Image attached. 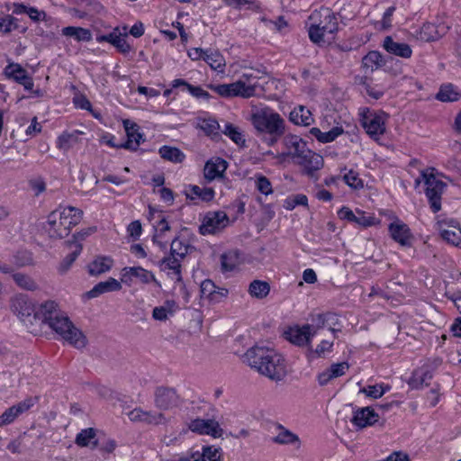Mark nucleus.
<instances>
[{
    "label": "nucleus",
    "instance_id": "obj_53",
    "mask_svg": "<svg viewBox=\"0 0 461 461\" xmlns=\"http://www.w3.org/2000/svg\"><path fill=\"white\" fill-rule=\"evenodd\" d=\"M440 35L436 30V26L433 23H426L422 26L420 31V39L427 41H437Z\"/></svg>",
    "mask_w": 461,
    "mask_h": 461
},
{
    "label": "nucleus",
    "instance_id": "obj_40",
    "mask_svg": "<svg viewBox=\"0 0 461 461\" xmlns=\"http://www.w3.org/2000/svg\"><path fill=\"white\" fill-rule=\"evenodd\" d=\"M69 247L72 249V251L60 263L59 272L61 273H66L70 268L82 250V245L77 240L70 242Z\"/></svg>",
    "mask_w": 461,
    "mask_h": 461
},
{
    "label": "nucleus",
    "instance_id": "obj_57",
    "mask_svg": "<svg viewBox=\"0 0 461 461\" xmlns=\"http://www.w3.org/2000/svg\"><path fill=\"white\" fill-rule=\"evenodd\" d=\"M201 456L202 461H219L221 455L218 448L213 447H204Z\"/></svg>",
    "mask_w": 461,
    "mask_h": 461
},
{
    "label": "nucleus",
    "instance_id": "obj_31",
    "mask_svg": "<svg viewBox=\"0 0 461 461\" xmlns=\"http://www.w3.org/2000/svg\"><path fill=\"white\" fill-rule=\"evenodd\" d=\"M84 134L83 131L76 130L71 132L65 131L59 136L57 140V147L59 149L67 152L77 143H79V136Z\"/></svg>",
    "mask_w": 461,
    "mask_h": 461
},
{
    "label": "nucleus",
    "instance_id": "obj_55",
    "mask_svg": "<svg viewBox=\"0 0 461 461\" xmlns=\"http://www.w3.org/2000/svg\"><path fill=\"white\" fill-rule=\"evenodd\" d=\"M308 204V198L304 194H296L292 197L287 198L285 201V208L287 210H293L296 205H304Z\"/></svg>",
    "mask_w": 461,
    "mask_h": 461
},
{
    "label": "nucleus",
    "instance_id": "obj_14",
    "mask_svg": "<svg viewBox=\"0 0 461 461\" xmlns=\"http://www.w3.org/2000/svg\"><path fill=\"white\" fill-rule=\"evenodd\" d=\"M441 238L453 246L461 245V229L454 220H443L437 222Z\"/></svg>",
    "mask_w": 461,
    "mask_h": 461
},
{
    "label": "nucleus",
    "instance_id": "obj_58",
    "mask_svg": "<svg viewBox=\"0 0 461 461\" xmlns=\"http://www.w3.org/2000/svg\"><path fill=\"white\" fill-rule=\"evenodd\" d=\"M15 19L11 15L0 17V32L8 33L16 27Z\"/></svg>",
    "mask_w": 461,
    "mask_h": 461
},
{
    "label": "nucleus",
    "instance_id": "obj_35",
    "mask_svg": "<svg viewBox=\"0 0 461 461\" xmlns=\"http://www.w3.org/2000/svg\"><path fill=\"white\" fill-rule=\"evenodd\" d=\"M359 122L361 126L371 138H375L374 113L367 107H362L359 109Z\"/></svg>",
    "mask_w": 461,
    "mask_h": 461
},
{
    "label": "nucleus",
    "instance_id": "obj_19",
    "mask_svg": "<svg viewBox=\"0 0 461 461\" xmlns=\"http://www.w3.org/2000/svg\"><path fill=\"white\" fill-rule=\"evenodd\" d=\"M312 337H313V333L311 330L310 325L290 328L285 331L286 339L300 347L308 345Z\"/></svg>",
    "mask_w": 461,
    "mask_h": 461
},
{
    "label": "nucleus",
    "instance_id": "obj_32",
    "mask_svg": "<svg viewBox=\"0 0 461 461\" xmlns=\"http://www.w3.org/2000/svg\"><path fill=\"white\" fill-rule=\"evenodd\" d=\"M185 195L190 200H201L210 202L214 198V190L211 187H200L198 185H189L185 189Z\"/></svg>",
    "mask_w": 461,
    "mask_h": 461
},
{
    "label": "nucleus",
    "instance_id": "obj_48",
    "mask_svg": "<svg viewBox=\"0 0 461 461\" xmlns=\"http://www.w3.org/2000/svg\"><path fill=\"white\" fill-rule=\"evenodd\" d=\"M437 99L441 102H455L460 97L452 85L443 86L437 94Z\"/></svg>",
    "mask_w": 461,
    "mask_h": 461
},
{
    "label": "nucleus",
    "instance_id": "obj_59",
    "mask_svg": "<svg viewBox=\"0 0 461 461\" xmlns=\"http://www.w3.org/2000/svg\"><path fill=\"white\" fill-rule=\"evenodd\" d=\"M388 120V114L384 112L376 113V136L378 134H384L386 131L385 122ZM376 142H378V138L376 137Z\"/></svg>",
    "mask_w": 461,
    "mask_h": 461
},
{
    "label": "nucleus",
    "instance_id": "obj_39",
    "mask_svg": "<svg viewBox=\"0 0 461 461\" xmlns=\"http://www.w3.org/2000/svg\"><path fill=\"white\" fill-rule=\"evenodd\" d=\"M158 154L163 159L172 163H181L185 158V154L178 148L167 145L159 148Z\"/></svg>",
    "mask_w": 461,
    "mask_h": 461
},
{
    "label": "nucleus",
    "instance_id": "obj_54",
    "mask_svg": "<svg viewBox=\"0 0 461 461\" xmlns=\"http://www.w3.org/2000/svg\"><path fill=\"white\" fill-rule=\"evenodd\" d=\"M256 187L260 193L266 195L273 193L270 181L262 175L256 176Z\"/></svg>",
    "mask_w": 461,
    "mask_h": 461
},
{
    "label": "nucleus",
    "instance_id": "obj_26",
    "mask_svg": "<svg viewBox=\"0 0 461 461\" xmlns=\"http://www.w3.org/2000/svg\"><path fill=\"white\" fill-rule=\"evenodd\" d=\"M113 266V259L106 256H98L87 266L90 276H97L108 272Z\"/></svg>",
    "mask_w": 461,
    "mask_h": 461
},
{
    "label": "nucleus",
    "instance_id": "obj_46",
    "mask_svg": "<svg viewBox=\"0 0 461 461\" xmlns=\"http://www.w3.org/2000/svg\"><path fill=\"white\" fill-rule=\"evenodd\" d=\"M191 249L189 244L180 240L178 238H175L171 242L170 254L183 260Z\"/></svg>",
    "mask_w": 461,
    "mask_h": 461
},
{
    "label": "nucleus",
    "instance_id": "obj_29",
    "mask_svg": "<svg viewBox=\"0 0 461 461\" xmlns=\"http://www.w3.org/2000/svg\"><path fill=\"white\" fill-rule=\"evenodd\" d=\"M276 429V435L272 438L274 443L279 445H300L299 437L283 425L277 424Z\"/></svg>",
    "mask_w": 461,
    "mask_h": 461
},
{
    "label": "nucleus",
    "instance_id": "obj_50",
    "mask_svg": "<svg viewBox=\"0 0 461 461\" xmlns=\"http://www.w3.org/2000/svg\"><path fill=\"white\" fill-rule=\"evenodd\" d=\"M169 421L164 412L157 411H146L144 423L149 425L166 424Z\"/></svg>",
    "mask_w": 461,
    "mask_h": 461
},
{
    "label": "nucleus",
    "instance_id": "obj_9",
    "mask_svg": "<svg viewBox=\"0 0 461 461\" xmlns=\"http://www.w3.org/2000/svg\"><path fill=\"white\" fill-rule=\"evenodd\" d=\"M229 224L228 215L221 211L209 212L203 218L199 231L202 235L215 234Z\"/></svg>",
    "mask_w": 461,
    "mask_h": 461
},
{
    "label": "nucleus",
    "instance_id": "obj_23",
    "mask_svg": "<svg viewBox=\"0 0 461 461\" xmlns=\"http://www.w3.org/2000/svg\"><path fill=\"white\" fill-rule=\"evenodd\" d=\"M121 289V283L115 278L109 277L107 280L96 284L90 291L86 293V296L88 298H95L103 294L120 291Z\"/></svg>",
    "mask_w": 461,
    "mask_h": 461
},
{
    "label": "nucleus",
    "instance_id": "obj_22",
    "mask_svg": "<svg viewBox=\"0 0 461 461\" xmlns=\"http://www.w3.org/2000/svg\"><path fill=\"white\" fill-rule=\"evenodd\" d=\"M337 316L334 313H325V314H317L312 317V323L309 324L311 326V330L313 333V336L317 333V331L321 329L328 327L332 333L338 331L331 327V325H335L337 322Z\"/></svg>",
    "mask_w": 461,
    "mask_h": 461
},
{
    "label": "nucleus",
    "instance_id": "obj_43",
    "mask_svg": "<svg viewBox=\"0 0 461 461\" xmlns=\"http://www.w3.org/2000/svg\"><path fill=\"white\" fill-rule=\"evenodd\" d=\"M95 431L92 428L82 429L76 438V444L79 447H96Z\"/></svg>",
    "mask_w": 461,
    "mask_h": 461
},
{
    "label": "nucleus",
    "instance_id": "obj_44",
    "mask_svg": "<svg viewBox=\"0 0 461 461\" xmlns=\"http://www.w3.org/2000/svg\"><path fill=\"white\" fill-rule=\"evenodd\" d=\"M203 60L214 70L225 66V59L217 50H206Z\"/></svg>",
    "mask_w": 461,
    "mask_h": 461
},
{
    "label": "nucleus",
    "instance_id": "obj_7",
    "mask_svg": "<svg viewBox=\"0 0 461 461\" xmlns=\"http://www.w3.org/2000/svg\"><path fill=\"white\" fill-rule=\"evenodd\" d=\"M209 87L216 94L225 98L236 96L249 98L256 94V86L250 84L248 85L242 79L231 84L210 85Z\"/></svg>",
    "mask_w": 461,
    "mask_h": 461
},
{
    "label": "nucleus",
    "instance_id": "obj_5",
    "mask_svg": "<svg viewBox=\"0 0 461 461\" xmlns=\"http://www.w3.org/2000/svg\"><path fill=\"white\" fill-rule=\"evenodd\" d=\"M47 325L63 340L76 348H84L87 344L85 334L63 312L53 318H49Z\"/></svg>",
    "mask_w": 461,
    "mask_h": 461
},
{
    "label": "nucleus",
    "instance_id": "obj_33",
    "mask_svg": "<svg viewBox=\"0 0 461 461\" xmlns=\"http://www.w3.org/2000/svg\"><path fill=\"white\" fill-rule=\"evenodd\" d=\"M178 306L174 300H167L160 306H157L152 311V318L156 321H165L173 316Z\"/></svg>",
    "mask_w": 461,
    "mask_h": 461
},
{
    "label": "nucleus",
    "instance_id": "obj_56",
    "mask_svg": "<svg viewBox=\"0 0 461 461\" xmlns=\"http://www.w3.org/2000/svg\"><path fill=\"white\" fill-rule=\"evenodd\" d=\"M216 286L211 280H204L201 284V294L203 297L210 298L211 300H216Z\"/></svg>",
    "mask_w": 461,
    "mask_h": 461
},
{
    "label": "nucleus",
    "instance_id": "obj_49",
    "mask_svg": "<svg viewBox=\"0 0 461 461\" xmlns=\"http://www.w3.org/2000/svg\"><path fill=\"white\" fill-rule=\"evenodd\" d=\"M13 279L20 288L24 290L34 291L38 287L36 282L31 276L22 273L14 274Z\"/></svg>",
    "mask_w": 461,
    "mask_h": 461
},
{
    "label": "nucleus",
    "instance_id": "obj_34",
    "mask_svg": "<svg viewBox=\"0 0 461 461\" xmlns=\"http://www.w3.org/2000/svg\"><path fill=\"white\" fill-rule=\"evenodd\" d=\"M289 118L292 122L297 125L308 126L313 122L311 111L303 105L295 107L290 113Z\"/></svg>",
    "mask_w": 461,
    "mask_h": 461
},
{
    "label": "nucleus",
    "instance_id": "obj_16",
    "mask_svg": "<svg viewBox=\"0 0 461 461\" xmlns=\"http://www.w3.org/2000/svg\"><path fill=\"white\" fill-rule=\"evenodd\" d=\"M284 145L286 152L284 155L296 158L297 162L301 158H305L308 151L306 143L297 135H287L284 138Z\"/></svg>",
    "mask_w": 461,
    "mask_h": 461
},
{
    "label": "nucleus",
    "instance_id": "obj_30",
    "mask_svg": "<svg viewBox=\"0 0 461 461\" xmlns=\"http://www.w3.org/2000/svg\"><path fill=\"white\" fill-rule=\"evenodd\" d=\"M97 41L110 42L122 53H128L131 50L130 45L126 41L125 35H122L118 29H114L109 34L98 37Z\"/></svg>",
    "mask_w": 461,
    "mask_h": 461
},
{
    "label": "nucleus",
    "instance_id": "obj_45",
    "mask_svg": "<svg viewBox=\"0 0 461 461\" xmlns=\"http://www.w3.org/2000/svg\"><path fill=\"white\" fill-rule=\"evenodd\" d=\"M221 131L237 145H243L245 143L244 136L240 128L233 125L232 123L226 122L223 129H221Z\"/></svg>",
    "mask_w": 461,
    "mask_h": 461
},
{
    "label": "nucleus",
    "instance_id": "obj_47",
    "mask_svg": "<svg viewBox=\"0 0 461 461\" xmlns=\"http://www.w3.org/2000/svg\"><path fill=\"white\" fill-rule=\"evenodd\" d=\"M154 228L156 232L153 236V241L157 243L161 249H165L167 248L166 244L159 240L164 238L167 231L170 230V226L165 218H161L154 226Z\"/></svg>",
    "mask_w": 461,
    "mask_h": 461
},
{
    "label": "nucleus",
    "instance_id": "obj_63",
    "mask_svg": "<svg viewBox=\"0 0 461 461\" xmlns=\"http://www.w3.org/2000/svg\"><path fill=\"white\" fill-rule=\"evenodd\" d=\"M187 91L196 98L208 100L211 97L210 94L200 86H194L190 85L188 86Z\"/></svg>",
    "mask_w": 461,
    "mask_h": 461
},
{
    "label": "nucleus",
    "instance_id": "obj_28",
    "mask_svg": "<svg viewBox=\"0 0 461 461\" xmlns=\"http://www.w3.org/2000/svg\"><path fill=\"white\" fill-rule=\"evenodd\" d=\"M181 261L177 257H174L171 254L168 257H165L160 262V267L163 271L169 270L168 275L172 279L176 282L182 281L181 275Z\"/></svg>",
    "mask_w": 461,
    "mask_h": 461
},
{
    "label": "nucleus",
    "instance_id": "obj_15",
    "mask_svg": "<svg viewBox=\"0 0 461 461\" xmlns=\"http://www.w3.org/2000/svg\"><path fill=\"white\" fill-rule=\"evenodd\" d=\"M5 75L6 77L13 79L16 83L23 86L27 91H32L33 88V80L29 76L28 72L17 63H12L5 67Z\"/></svg>",
    "mask_w": 461,
    "mask_h": 461
},
{
    "label": "nucleus",
    "instance_id": "obj_42",
    "mask_svg": "<svg viewBox=\"0 0 461 461\" xmlns=\"http://www.w3.org/2000/svg\"><path fill=\"white\" fill-rule=\"evenodd\" d=\"M62 34L68 37H72L78 41H89L92 39L90 31L82 27H64L62 29Z\"/></svg>",
    "mask_w": 461,
    "mask_h": 461
},
{
    "label": "nucleus",
    "instance_id": "obj_1",
    "mask_svg": "<svg viewBox=\"0 0 461 461\" xmlns=\"http://www.w3.org/2000/svg\"><path fill=\"white\" fill-rule=\"evenodd\" d=\"M243 357L252 369L270 380L281 381L286 375L285 358L274 348L256 345Z\"/></svg>",
    "mask_w": 461,
    "mask_h": 461
},
{
    "label": "nucleus",
    "instance_id": "obj_38",
    "mask_svg": "<svg viewBox=\"0 0 461 461\" xmlns=\"http://www.w3.org/2000/svg\"><path fill=\"white\" fill-rule=\"evenodd\" d=\"M432 378V374L427 367H421L413 372L410 379L409 384L414 389H420L423 385H427L428 382Z\"/></svg>",
    "mask_w": 461,
    "mask_h": 461
},
{
    "label": "nucleus",
    "instance_id": "obj_25",
    "mask_svg": "<svg viewBox=\"0 0 461 461\" xmlns=\"http://www.w3.org/2000/svg\"><path fill=\"white\" fill-rule=\"evenodd\" d=\"M384 49L390 54L409 59L411 56V49L406 43L395 42L391 36L385 37L383 42Z\"/></svg>",
    "mask_w": 461,
    "mask_h": 461
},
{
    "label": "nucleus",
    "instance_id": "obj_12",
    "mask_svg": "<svg viewBox=\"0 0 461 461\" xmlns=\"http://www.w3.org/2000/svg\"><path fill=\"white\" fill-rule=\"evenodd\" d=\"M188 429L200 435H209L213 438H221L223 430L219 422L214 419H194L188 423Z\"/></svg>",
    "mask_w": 461,
    "mask_h": 461
},
{
    "label": "nucleus",
    "instance_id": "obj_27",
    "mask_svg": "<svg viewBox=\"0 0 461 461\" xmlns=\"http://www.w3.org/2000/svg\"><path fill=\"white\" fill-rule=\"evenodd\" d=\"M298 163L304 167V170L308 176H313L314 173L322 167L323 158L319 154L308 149L305 158H301Z\"/></svg>",
    "mask_w": 461,
    "mask_h": 461
},
{
    "label": "nucleus",
    "instance_id": "obj_13",
    "mask_svg": "<svg viewBox=\"0 0 461 461\" xmlns=\"http://www.w3.org/2000/svg\"><path fill=\"white\" fill-rule=\"evenodd\" d=\"M37 402L38 397H28L17 404L6 409L3 414L0 415V427L12 423L16 418L29 411Z\"/></svg>",
    "mask_w": 461,
    "mask_h": 461
},
{
    "label": "nucleus",
    "instance_id": "obj_41",
    "mask_svg": "<svg viewBox=\"0 0 461 461\" xmlns=\"http://www.w3.org/2000/svg\"><path fill=\"white\" fill-rule=\"evenodd\" d=\"M270 285L266 281L254 280L249 284V294L257 299H263L268 295Z\"/></svg>",
    "mask_w": 461,
    "mask_h": 461
},
{
    "label": "nucleus",
    "instance_id": "obj_62",
    "mask_svg": "<svg viewBox=\"0 0 461 461\" xmlns=\"http://www.w3.org/2000/svg\"><path fill=\"white\" fill-rule=\"evenodd\" d=\"M343 179L347 185L353 188H358L362 186V180L354 171H349L348 173L345 174Z\"/></svg>",
    "mask_w": 461,
    "mask_h": 461
},
{
    "label": "nucleus",
    "instance_id": "obj_4",
    "mask_svg": "<svg viewBox=\"0 0 461 461\" xmlns=\"http://www.w3.org/2000/svg\"><path fill=\"white\" fill-rule=\"evenodd\" d=\"M309 19L311 21L309 36L313 42L321 44L334 39V33L338 31V23L330 9L314 11Z\"/></svg>",
    "mask_w": 461,
    "mask_h": 461
},
{
    "label": "nucleus",
    "instance_id": "obj_37",
    "mask_svg": "<svg viewBox=\"0 0 461 461\" xmlns=\"http://www.w3.org/2000/svg\"><path fill=\"white\" fill-rule=\"evenodd\" d=\"M128 122V121L124 122L128 140L125 144L122 145V147L135 150L140 144L142 134L138 131V127L136 124H132L131 127H129Z\"/></svg>",
    "mask_w": 461,
    "mask_h": 461
},
{
    "label": "nucleus",
    "instance_id": "obj_64",
    "mask_svg": "<svg viewBox=\"0 0 461 461\" xmlns=\"http://www.w3.org/2000/svg\"><path fill=\"white\" fill-rule=\"evenodd\" d=\"M145 411H146L140 408H135L132 411H129L127 415L131 421L144 423Z\"/></svg>",
    "mask_w": 461,
    "mask_h": 461
},
{
    "label": "nucleus",
    "instance_id": "obj_36",
    "mask_svg": "<svg viewBox=\"0 0 461 461\" xmlns=\"http://www.w3.org/2000/svg\"><path fill=\"white\" fill-rule=\"evenodd\" d=\"M61 313L58 310V304L54 301H47L41 304L36 311V317L41 318L44 323H49V318H53Z\"/></svg>",
    "mask_w": 461,
    "mask_h": 461
},
{
    "label": "nucleus",
    "instance_id": "obj_60",
    "mask_svg": "<svg viewBox=\"0 0 461 461\" xmlns=\"http://www.w3.org/2000/svg\"><path fill=\"white\" fill-rule=\"evenodd\" d=\"M343 130L340 127H334L328 131H322V136L321 142L328 143L333 141L336 138H338L340 134H342Z\"/></svg>",
    "mask_w": 461,
    "mask_h": 461
},
{
    "label": "nucleus",
    "instance_id": "obj_3",
    "mask_svg": "<svg viewBox=\"0 0 461 461\" xmlns=\"http://www.w3.org/2000/svg\"><path fill=\"white\" fill-rule=\"evenodd\" d=\"M83 212L76 207L68 206L62 210H56L50 213L46 230L51 239H63L67 237L73 226L78 224Z\"/></svg>",
    "mask_w": 461,
    "mask_h": 461
},
{
    "label": "nucleus",
    "instance_id": "obj_24",
    "mask_svg": "<svg viewBox=\"0 0 461 461\" xmlns=\"http://www.w3.org/2000/svg\"><path fill=\"white\" fill-rule=\"evenodd\" d=\"M354 414L350 420L357 428L363 429L373 424L375 411L372 407H363L354 410Z\"/></svg>",
    "mask_w": 461,
    "mask_h": 461
},
{
    "label": "nucleus",
    "instance_id": "obj_17",
    "mask_svg": "<svg viewBox=\"0 0 461 461\" xmlns=\"http://www.w3.org/2000/svg\"><path fill=\"white\" fill-rule=\"evenodd\" d=\"M374 66V53L369 52L363 58L362 60L363 76L359 77V84L363 86L366 94L371 97H375V93L373 92V88L371 86Z\"/></svg>",
    "mask_w": 461,
    "mask_h": 461
},
{
    "label": "nucleus",
    "instance_id": "obj_18",
    "mask_svg": "<svg viewBox=\"0 0 461 461\" xmlns=\"http://www.w3.org/2000/svg\"><path fill=\"white\" fill-rule=\"evenodd\" d=\"M389 231L392 238L403 247H411L413 237L408 226L399 220L390 223Z\"/></svg>",
    "mask_w": 461,
    "mask_h": 461
},
{
    "label": "nucleus",
    "instance_id": "obj_52",
    "mask_svg": "<svg viewBox=\"0 0 461 461\" xmlns=\"http://www.w3.org/2000/svg\"><path fill=\"white\" fill-rule=\"evenodd\" d=\"M221 267L225 271H231L235 268L238 263L237 253L230 251L221 255Z\"/></svg>",
    "mask_w": 461,
    "mask_h": 461
},
{
    "label": "nucleus",
    "instance_id": "obj_51",
    "mask_svg": "<svg viewBox=\"0 0 461 461\" xmlns=\"http://www.w3.org/2000/svg\"><path fill=\"white\" fill-rule=\"evenodd\" d=\"M200 129L204 131L207 135L217 136L221 130L219 122L212 119H203L199 122Z\"/></svg>",
    "mask_w": 461,
    "mask_h": 461
},
{
    "label": "nucleus",
    "instance_id": "obj_20",
    "mask_svg": "<svg viewBox=\"0 0 461 461\" xmlns=\"http://www.w3.org/2000/svg\"><path fill=\"white\" fill-rule=\"evenodd\" d=\"M228 167L226 160L221 158H213L205 163L203 175L205 179L212 181L221 177Z\"/></svg>",
    "mask_w": 461,
    "mask_h": 461
},
{
    "label": "nucleus",
    "instance_id": "obj_61",
    "mask_svg": "<svg viewBox=\"0 0 461 461\" xmlns=\"http://www.w3.org/2000/svg\"><path fill=\"white\" fill-rule=\"evenodd\" d=\"M395 10V7L391 6L386 9L384 12L383 18L380 22L381 30L387 31L392 27L393 14Z\"/></svg>",
    "mask_w": 461,
    "mask_h": 461
},
{
    "label": "nucleus",
    "instance_id": "obj_2",
    "mask_svg": "<svg viewBox=\"0 0 461 461\" xmlns=\"http://www.w3.org/2000/svg\"><path fill=\"white\" fill-rule=\"evenodd\" d=\"M251 122L258 135L268 146H273L285 134V122L279 113L264 108L251 116Z\"/></svg>",
    "mask_w": 461,
    "mask_h": 461
},
{
    "label": "nucleus",
    "instance_id": "obj_8",
    "mask_svg": "<svg viewBox=\"0 0 461 461\" xmlns=\"http://www.w3.org/2000/svg\"><path fill=\"white\" fill-rule=\"evenodd\" d=\"M154 404L162 412L172 411L180 405V396L174 388L159 386L154 392Z\"/></svg>",
    "mask_w": 461,
    "mask_h": 461
},
{
    "label": "nucleus",
    "instance_id": "obj_10",
    "mask_svg": "<svg viewBox=\"0 0 461 461\" xmlns=\"http://www.w3.org/2000/svg\"><path fill=\"white\" fill-rule=\"evenodd\" d=\"M121 276V281L127 285H131L137 279L143 285L154 283L158 287L160 286L155 275L141 267H125L122 269Z\"/></svg>",
    "mask_w": 461,
    "mask_h": 461
},
{
    "label": "nucleus",
    "instance_id": "obj_6",
    "mask_svg": "<svg viewBox=\"0 0 461 461\" xmlns=\"http://www.w3.org/2000/svg\"><path fill=\"white\" fill-rule=\"evenodd\" d=\"M435 169L429 167L420 172V177L415 180V187L421 182L425 185V194L433 212L441 210V197L447 184L440 180L434 173Z\"/></svg>",
    "mask_w": 461,
    "mask_h": 461
},
{
    "label": "nucleus",
    "instance_id": "obj_21",
    "mask_svg": "<svg viewBox=\"0 0 461 461\" xmlns=\"http://www.w3.org/2000/svg\"><path fill=\"white\" fill-rule=\"evenodd\" d=\"M349 366L347 362L332 364L318 375V382L321 385H325L332 379L342 376L348 370Z\"/></svg>",
    "mask_w": 461,
    "mask_h": 461
},
{
    "label": "nucleus",
    "instance_id": "obj_11",
    "mask_svg": "<svg viewBox=\"0 0 461 461\" xmlns=\"http://www.w3.org/2000/svg\"><path fill=\"white\" fill-rule=\"evenodd\" d=\"M11 310L23 322H32V319L36 318L35 305L25 294H17L12 298Z\"/></svg>",
    "mask_w": 461,
    "mask_h": 461
}]
</instances>
